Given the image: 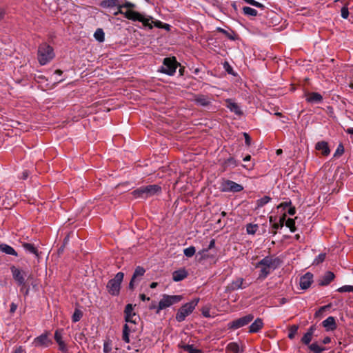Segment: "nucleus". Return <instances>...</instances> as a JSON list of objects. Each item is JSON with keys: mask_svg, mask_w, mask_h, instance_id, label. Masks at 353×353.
Returning a JSON list of instances; mask_svg holds the SVG:
<instances>
[{"mask_svg": "<svg viewBox=\"0 0 353 353\" xmlns=\"http://www.w3.org/2000/svg\"><path fill=\"white\" fill-rule=\"evenodd\" d=\"M99 6L103 8H117V10L113 12L117 16L119 14H123L125 17V12H130L131 9H134L135 4L126 0H103Z\"/></svg>", "mask_w": 353, "mask_h": 353, "instance_id": "nucleus-1", "label": "nucleus"}, {"mask_svg": "<svg viewBox=\"0 0 353 353\" xmlns=\"http://www.w3.org/2000/svg\"><path fill=\"white\" fill-rule=\"evenodd\" d=\"M161 192V187L157 184H152L141 186L133 190L131 194L135 199H147Z\"/></svg>", "mask_w": 353, "mask_h": 353, "instance_id": "nucleus-2", "label": "nucleus"}, {"mask_svg": "<svg viewBox=\"0 0 353 353\" xmlns=\"http://www.w3.org/2000/svg\"><path fill=\"white\" fill-rule=\"evenodd\" d=\"M54 57V50L47 43H43L38 48L37 59L41 65L49 63Z\"/></svg>", "mask_w": 353, "mask_h": 353, "instance_id": "nucleus-3", "label": "nucleus"}, {"mask_svg": "<svg viewBox=\"0 0 353 353\" xmlns=\"http://www.w3.org/2000/svg\"><path fill=\"white\" fill-rule=\"evenodd\" d=\"M125 18L132 21H139L143 26L149 30L153 28L152 21L153 18L151 16H145L141 13L131 9L130 12H125Z\"/></svg>", "mask_w": 353, "mask_h": 353, "instance_id": "nucleus-4", "label": "nucleus"}, {"mask_svg": "<svg viewBox=\"0 0 353 353\" xmlns=\"http://www.w3.org/2000/svg\"><path fill=\"white\" fill-rule=\"evenodd\" d=\"M124 278V274L119 272L114 278L108 281L106 285L108 292L112 296H117L120 294L121 283Z\"/></svg>", "mask_w": 353, "mask_h": 353, "instance_id": "nucleus-5", "label": "nucleus"}, {"mask_svg": "<svg viewBox=\"0 0 353 353\" xmlns=\"http://www.w3.org/2000/svg\"><path fill=\"white\" fill-rule=\"evenodd\" d=\"M199 301V299L197 298L182 305L176 314V320L178 322L183 321L194 311Z\"/></svg>", "mask_w": 353, "mask_h": 353, "instance_id": "nucleus-6", "label": "nucleus"}, {"mask_svg": "<svg viewBox=\"0 0 353 353\" xmlns=\"http://www.w3.org/2000/svg\"><path fill=\"white\" fill-rule=\"evenodd\" d=\"M179 65V63L177 62L176 57H166L163 59V65L159 70V72L172 76L176 72Z\"/></svg>", "mask_w": 353, "mask_h": 353, "instance_id": "nucleus-7", "label": "nucleus"}, {"mask_svg": "<svg viewBox=\"0 0 353 353\" xmlns=\"http://www.w3.org/2000/svg\"><path fill=\"white\" fill-rule=\"evenodd\" d=\"M182 299L181 295H168L163 294L161 299L160 300L156 314H159L160 311L165 309L174 303H179Z\"/></svg>", "mask_w": 353, "mask_h": 353, "instance_id": "nucleus-8", "label": "nucleus"}, {"mask_svg": "<svg viewBox=\"0 0 353 353\" xmlns=\"http://www.w3.org/2000/svg\"><path fill=\"white\" fill-rule=\"evenodd\" d=\"M50 333L48 331H45L41 335L34 339L32 345L35 347L47 348L52 344V341L50 338Z\"/></svg>", "mask_w": 353, "mask_h": 353, "instance_id": "nucleus-9", "label": "nucleus"}, {"mask_svg": "<svg viewBox=\"0 0 353 353\" xmlns=\"http://www.w3.org/2000/svg\"><path fill=\"white\" fill-rule=\"evenodd\" d=\"M254 319V315L252 314H249L243 317L235 319L232 321H230L228 324V329L231 330H237L240 327L245 326L248 325L252 320Z\"/></svg>", "mask_w": 353, "mask_h": 353, "instance_id": "nucleus-10", "label": "nucleus"}, {"mask_svg": "<svg viewBox=\"0 0 353 353\" xmlns=\"http://www.w3.org/2000/svg\"><path fill=\"white\" fill-rule=\"evenodd\" d=\"M243 190V185L231 180H223L221 185V190L224 192H239Z\"/></svg>", "mask_w": 353, "mask_h": 353, "instance_id": "nucleus-11", "label": "nucleus"}, {"mask_svg": "<svg viewBox=\"0 0 353 353\" xmlns=\"http://www.w3.org/2000/svg\"><path fill=\"white\" fill-rule=\"evenodd\" d=\"M281 263V261L279 258L276 257L273 259L272 256H268L259 261L256 265V268H258L262 266L276 269Z\"/></svg>", "mask_w": 353, "mask_h": 353, "instance_id": "nucleus-12", "label": "nucleus"}, {"mask_svg": "<svg viewBox=\"0 0 353 353\" xmlns=\"http://www.w3.org/2000/svg\"><path fill=\"white\" fill-rule=\"evenodd\" d=\"M10 270L14 279L16 281L18 285L21 286V291H23V288L26 287V274L15 266H12Z\"/></svg>", "mask_w": 353, "mask_h": 353, "instance_id": "nucleus-13", "label": "nucleus"}, {"mask_svg": "<svg viewBox=\"0 0 353 353\" xmlns=\"http://www.w3.org/2000/svg\"><path fill=\"white\" fill-rule=\"evenodd\" d=\"M63 329H57L54 332V339L59 345V350L63 353H66L68 351V346L63 341Z\"/></svg>", "mask_w": 353, "mask_h": 353, "instance_id": "nucleus-14", "label": "nucleus"}, {"mask_svg": "<svg viewBox=\"0 0 353 353\" xmlns=\"http://www.w3.org/2000/svg\"><path fill=\"white\" fill-rule=\"evenodd\" d=\"M133 310L134 308L132 304L129 303L125 305L124 310L125 321L127 323L136 324V319H134L136 316V314L133 312Z\"/></svg>", "mask_w": 353, "mask_h": 353, "instance_id": "nucleus-15", "label": "nucleus"}, {"mask_svg": "<svg viewBox=\"0 0 353 353\" xmlns=\"http://www.w3.org/2000/svg\"><path fill=\"white\" fill-rule=\"evenodd\" d=\"M313 282V274L310 272L305 273L300 279V287L303 290L309 288Z\"/></svg>", "mask_w": 353, "mask_h": 353, "instance_id": "nucleus-16", "label": "nucleus"}, {"mask_svg": "<svg viewBox=\"0 0 353 353\" xmlns=\"http://www.w3.org/2000/svg\"><path fill=\"white\" fill-rule=\"evenodd\" d=\"M243 281L244 280L243 278H239L236 280L232 281L228 286V290L234 291L239 289L245 288L248 285H244Z\"/></svg>", "mask_w": 353, "mask_h": 353, "instance_id": "nucleus-17", "label": "nucleus"}, {"mask_svg": "<svg viewBox=\"0 0 353 353\" xmlns=\"http://www.w3.org/2000/svg\"><path fill=\"white\" fill-rule=\"evenodd\" d=\"M334 277L335 275L332 272L327 271L319 279V285L321 286L327 285L334 280Z\"/></svg>", "mask_w": 353, "mask_h": 353, "instance_id": "nucleus-18", "label": "nucleus"}, {"mask_svg": "<svg viewBox=\"0 0 353 353\" xmlns=\"http://www.w3.org/2000/svg\"><path fill=\"white\" fill-rule=\"evenodd\" d=\"M264 326V323L263 319L261 318H257L255 321L250 325L249 327V333H257L259 332Z\"/></svg>", "mask_w": 353, "mask_h": 353, "instance_id": "nucleus-19", "label": "nucleus"}, {"mask_svg": "<svg viewBox=\"0 0 353 353\" xmlns=\"http://www.w3.org/2000/svg\"><path fill=\"white\" fill-rule=\"evenodd\" d=\"M227 103L226 107L232 112L236 114V115L241 116L243 114V112L241 110L239 105L234 102L231 99H228L225 100Z\"/></svg>", "mask_w": 353, "mask_h": 353, "instance_id": "nucleus-20", "label": "nucleus"}, {"mask_svg": "<svg viewBox=\"0 0 353 353\" xmlns=\"http://www.w3.org/2000/svg\"><path fill=\"white\" fill-rule=\"evenodd\" d=\"M322 325L326 331H333L336 328V323L334 317L329 316L322 322Z\"/></svg>", "mask_w": 353, "mask_h": 353, "instance_id": "nucleus-21", "label": "nucleus"}, {"mask_svg": "<svg viewBox=\"0 0 353 353\" xmlns=\"http://www.w3.org/2000/svg\"><path fill=\"white\" fill-rule=\"evenodd\" d=\"M315 149L316 150L321 151V154L323 156L329 155L330 152V150L328 146L327 142L325 141H319L316 143Z\"/></svg>", "mask_w": 353, "mask_h": 353, "instance_id": "nucleus-22", "label": "nucleus"}, {"mask_svg": "<svg viewBox=\"0 0 353 353\" xmlns=\"http://www.w3.org/2000/svg\"><path fill=\"white\" fill-rule=\"evenodd\" d=\"M306 101L312 103H319L323 101V97L319 92H310L307 94Z\"/></svg>", "mask_w": 353, "mask_h": 353, "instance_id": "nucleus-23", "label": "nucleus"}, {"mask_svg": "<svg viewBox=\"0 0 353 353\" xmlns=\"http://www.w3.org/2000/svg\"><path fill=\"white\" fill-rule=\"evenodd\" d=\"M188 274L185 269L175 270L172 273V279L174 281H181L188 276Z\"/></svg>", "mask_w": 353, "mask_h": 353, "instance_id": "nucleus-24", "label": "nucleus"}, {"mask_svg": "<svg viewBox=\"0 0 353 353\" xmlns=\"http://www.w3.org/2000/svg\"><path fill=\"white\" fill-rule=\"evenodd\" d=\"M0 251L8 255H12L15 256H18V254L12 246L6 243L0 244Z\"/></svg>", "mask_w": 353, "mask_h": 353, "instance_id": "nucleus-25", "label": "nucleus"}, {"mask_svg": "<svg viewBox=\"0 0 353 353\" xmlns=\"http://www.w3.org/2000/svg\"><path fill=\"white\" fill-rule=\"evenodd\" d=\"M240 165L239 161L236 160L234 157H230L229 158L226 159L223 162V167L225 169L228 168H234L237 167Z\"/></svg>", "mask_w": 353, "mask_h": 353, "instance_id": "nucleus-26", "label": "nucleus"}, {"mask_svg": "<svg viewBox=\"0 0 353 353\" xmlns=\"http://www.w3.org/2000/svg\"><path fill=\"white\" fill-rule=\"evenodd\" d=\"M315 330V328L313 326H311L307 332L303 335L301 339V341L305 345H309L310 341H312L313 333Z\"/></svg>", "mask_w": 353, "mask_h": 353, "instance_id": "nucleus-27", "label": "nucleus"}, {"mask_svg": "<svg viewBox=\"0 0 353 353\" xmlns=\"http://www.w3.org/2000/svg\"><path fill=\"white\" fill-rule=\"evenodd\" d=\"M286 219V214L284 213L279 219V222L274 223L272 225V229L274 230L272 233L273 235L276 234V230L279 228H282L285 224Z\"/></svg>", "mask_w": 353, "mask_h": 353, "instance_id": "nucleus-28", "label": "nucleus"}, {"mask_svg": "<svg viewBox=\"0 0 353 353\" xmlns=\"http://www.w3.org/2000/svg\"><path fill=\"white\" fill-rule=\"evenodd\" d=\"M179 347L188 353H202L201 350L194 348L193 345L180 343L179 344Z\"/></svg>", "mask_w": 353, "mask_h": 353, "instance_id": "nucleus-29", "label": "nucleus"}, {"mask_svg": "<svg viewBox=\"0 0 353 353\" xmlns=\"http://www.w3.org/2000/svg\"><path fill=\"white\" fill-rule=\"evenodd\" d=\"M22 246L26 251L39 256V251L33 244L24 242L22 243Z\"/></svg>", "mask_w": 353, "mask_h": 353, "instance_id": "nucleus-30", "label": "nucleus"}, {"mask_svg": "<svg viewBox=\"0 0 353 353\" xmlns=\"http://www.w3.org/2000/svg\"><path fill=\"white\" fill-rule=\"evenodd\" d=\"M239 345L236 342H231L228 343L225 347L226 353H239Z\"/></svg>", "mask_w": 353, "mask_h": 353, "instance_id": "nucleus-31", "label": "nucleus"}, {"mask_svg": "<svg viewBox=\"0 0 353 353\" xmlns=\"http://www.w3.org/2000/svg\"><path fill=\"white\" fill-rule=\"evenodd\" d=\"M130 332H131V329L130 328L129 325L127 323H125L123 327L122 339L123 341H125L127 343H130Z\"/></svg>", "mask_w": 353, "mask_h": 353, "instance_id": "nucleus-32", "label": "nucleus"}, {"mask_svg": "<svg viewBox=\"0 0 353 353\" xmlns=\"http://www.w3.org/2000/svg\"><path fill=\"white\" fill-rule=\"evenodd\" d=\"M272 200V198L269 196H264L263 197L256 200V209L261 208L269 203Z\"/></svg>", "mask_w": 353, "mask_h": 353, "instance_id": "nucleus-33", "label": "nucleus"}, {"mask_svg": "<svg viewBox=\"0 0 353 353\" xmlns=\"http://www.w3.org/2000/svg\"><path fill=\"white\" fill-rule=\"evenodd\" d=\"M242 10L243 14L245 16L256 17L258 15V12L256 10L248 6H244L242 8Z\"/></svg>", "mask_w": 353, "mask_h": 353, "instance_id": "nucleus-34", "label": "nucleus"}, {"mask_svg": "<svg viewBox=\"0 0 353 353\" xmlns=\"http://www.w3.org/2000/svg\"><path fill=\"white\" fill-rule=\"evenodd\" d=\"M195 101L202 106H207L210 104L209 99L204 95H199L195 98Z\"/></svg>", "mask_w": 353, "mask_h": 353, "instance_id": "nucleus-35", "label": "nucleus"}, {"mask_svg": "<svg viewBox=\"0 0 353 353\" xmlns=\"http://www.w3.org/2000/svg\"><path fill=\"white\" fill-rule=\"evenodd\" d=\"M94 37L97 41H98L99 42H103L105 40V34H104L103 29H101V28L97 29V30L95 31V32L94 34Z\"/></svg>", "mask_w": 353, "mask_h": 353, "instance_id": "nucleus-36", "label": "nucleus"}, {"mask_svg": "<svg viewBox=\"0 0 353 353\" xmlns=\"http://www.w3.org/2000/svg\"><path fill=\"white\" fill-rule=\"evenodd\" d=\"M285 225L288 227L292 232H294L296 230L295 226V221L293 219L289 218L285 219Z\"/></svg>", "mask_w": 353, "mask_h": 353, "instance_id": "nucleus-37", "label": "nucleus"}, {"mask_svg": "<svg viewBox=\"0 0 353 353\" xmlns=\"http://www.w3.org/2000/svg\"><path fill=\"white\" fill-rule=\"evenodd\" d=\"M208 251H209L208 249H206V248H204V249L200 250L197 253V256H200L199 261H202V260L212 257L213 256L212 255L210 256V254H208Z\"/></svg>", "mask_w": 353, "mask_h": 353, "instance_id": "nucleus-38", "label": "nucleus"}, {"mask_svg": "<svg viewBox=\"0 0 353 353\" xmlns=\"http://www.w3.org/2000/svg\"><path fill=\"white\" fill-rule=\"evenodd\" d=\"M145 272V270L143 267L137 266L135 268L134 272L133 275H132V277L133 279H136L137 277L143 276Z\"/></svg>", "mask_w": 353, "mask_h": 353, "instance_id": "nucleus-39", "label": "nucleus"}, {"mask_svg": "<svg viewBox=\"0 0 353 353\" xmlns=\"http://www.w3.org/2000/svg\"><path fill=\"white\" fill-rule=\"evenodd\" d=\"M83 316V312L79 309H76L72 316V321L77 323L81 320Z\"/></svg>", "mask_w": 353, "mask_h": 353, "instance_id": "nucleus-40", "label": "nucleus"}, {"mask_svg": "<svg viewBox=\"0 0 353 353\" xmlns=\"http://www.w3.org/2000/svg\"><path fill=\"white\" fill-rule=\"evenodd\" d=\"M309 348L314 353H321V352L325 350V347L319 346L316 343H312L309 346Z\"/></svg>", "mask_w": 353, "mask_h": 353, "instance_id": "nucleus-41", "label": "nucleus"}, {"mask_svg": "<svg viewBox=\"0 0 353 353\" xmlns=\"http://www.w3.org/2000/svg\"><path fill=\"white\" fill-rule=\"evenodd\" d=\"M258 229L256 224L249 223L246 225V232L249 234H254Z\"/></svg>", "mask_w": 353, "mask_h": 353, "instance_id": "nucleus-42", "label": "nucleus"}, {"mask_svg": "<svg viewBox=\"0 0 353 353\" xmlns=\"http://www.w3.org/2000/svg\"><path fill=\"white\" fill-rule=\"evenodd\" d=\"M183 253L185 256L187 257H192L196 253V248L194 246H190L183 250Z\"/></svg>", "mask_w": 353, "mask_h": 353, "instance_id": "nucleus-43", "label": "nucleus"}, {"mask_svg": "<svg viewBox=\"0 0 353 353\" xmlns=\"http://www.w3.org/2000/svg\"><path fill=\"white\" fill-rule=\"evenodd\" d=\"M270 268H268L267 267H262L260 270L259 279H264L270 274Z\"/></svg>", "mask_w": 353, "mask_h": 353, "instance_id": "nucleus-44", "label": "nucleus"}, {"mask_svg": "<svg viewBox=\"0 0 353 353\" xmlns=\"http://www.w3.org/2000/svg\"><path fill=\"white\" fill-rule=\"evenodd\" d=\"M246 3H248L252 6L256 7L258 8H261L263 10L265 8V6L255 0H243Z\"/></svg>", "mask_w": 353, "mask_h": 353, "instance_id": "nucleus-45", "label": "nucleus"}, {"mask_svg": "<svg viewBox=\"0 0 353 353\" xmlns=\"http://www.w3.org/2000/svg\"><path fill=\"white\" fill-rule=\"evenodd\" d=\"M326 254L325 253L319 254L314 260L313 265H319L323 263L325 259Z\"/></svg>", "mask_w": 353, "mask_h": 353, "instance_id": "nucleus-46", "label": "nucleus"}, {"mask_svg": "<svg viewBox=\"0 0 353 353\" xmlns=\"http://www.w3.org/2000/svg\"><path fill=\"white\" fill-rule=\"evenodd\" d=\"M298 329H299V327H298V325H293L290 327L288 337L290 339H292L294 338V336L298 331Z\"/></svg>", "mask_w": 353, "mask_h": 353, "instance_id": "nucleus-47", "label": "nucleus"}, {"mask_svg": "<svg viewBox=\"0 0 353 353\" xmlns=\"http://www.w3.org/2000/svg\"><path fill=\"white\" fill-rule=\"evenodd\" d=\"M223 68L228 74H232L233 76H236V73L234 72L232 67L230 65L228 62H224Z\"/></svg>", "mask_w": 353, "mask_h": 353, "instance_id": "nucleus-48", "label": "nucleus"}, {"mask_svg": "<svg viewBox=\"0 0 353 353\" xmlns=\"http://www.w3.org/2000/svg\"><path fill=\"white\" fill-rule=\"evenodd\" d=\"M339 292H353L352 285H343L337 290Z\"/></svg>", "mask_w": 353, "mask_h": 353, "instance_id": "nucleus-49", "label": "nucleus"}, {"mask_svg": "<svg viewBox=\"0 0 353 353\" xmlns=\"http://www.w3.org/2000/svg\"><path fill=\"white\" fill-rule=\"evenodd\" d=\"M343 153H344V147H343V144H342V143H340V144L338 145V147H337V148H336V151H335V152H334V157H340V156H341Z\"/></svg>", "mask_w": 353, "mask_h": 353, "instance_id": "nucleus-50", "label": "nucleus"}, {"mask_svg": "<svg viewBox=\"0 0 353 353\" xmlns=\"http://www.w3.org/2000/svg\"><path fill=\"white\" fill-rule=\"evenodd\" d=\"M216 30H217V32H221V33L223 34L224 35H225L228 39H230L231 40L234 39V37H232L227 30H224L223 28H217Z\"/></svg>", "mask_w": 353, "mask_h": 353, "instance_id": "nucleus-51", "label": "nucleus"}, {"mask_svg": "<svg viewBox=\"0 0 353 353\" xmlns=\"http://www.w3.org/2000/svg\"><path fill=\"white\" fill-rule=\"evenodd\" d=\"M112 350L111 343L105 341L103 344V352L105 353H110Z\"/></svg>", "mask_w": 353, "mask_h": 353, "instance_id": "nucleus-52", "label": "nucleus"}, {"mask_svg": "<svg viewBox=\"0 0 353 353\" xmlns=\"http://www.w3.org/2000/svg\"><path fill=\"white\" fill-rule=\"evenodd\" d=\"M348 16H349V11H348L347 8L343 7L341 9V17L343 19H347Z\"/></svg>", "mask_w": 353, "mask_h": 353, "instance_id": "nucleus-53", "label": "nucleus"}, {"mask_svg": "<svg viewBox=\"0 0 353 353\" xmlns=\"http://www.w3.org/2000/svg\"><path fill=\"white\" fill-rule=\"evenodd\" d=\"M243 136L245 137V143L247 146H250L251 145V137L247 132L243 133Z\"/></svg>", "mask_w": 353, "mask_h": 353, "instance_id": "nucleus-54", "label": "nucleus"}, {"mask_svg": "<svg viewBox=\"0 0 353 353\" xmlns=\"http://www.w3.org/2000/svg\"><path fill=\"white\" fill-rule=\"evenodd\" d=\"M292 204V202L290 201H285V202H283L281 203H280L279 205H278V208H283V209H285L286 208L290 206Z\"/></svg>", "mask_w": 353, "mask_h": 353, "instance_id": "nucleus-55", "label": "nucleus"}, {"mask_svg": "<svg viewBox=\"0 0 353 353\" xmlns=\"http://www.w3.org/2000/svg\"><path fill=\"white\" fill-rule=\"evenodd\" d=\"M241 165H242L243 168H244L245 169H246L248 170H252L254 169V163L252 162V163H250L248 164H242Z\"/></svg>", "mask_w": 353, "mask_h": 353, "instance_id": "nucleus-56", "label": "nucleus"}, {"mask_svg": "<svg viewBox=\"0 0 353 353\" xmlns=\"http://www.w3.org/2000/svg\"><path fill=\"white\" fill-rule=\"evenodd\" d=\"M152 23L153 24V26H155L158 28H162L163 23L161 21L156 20V21H152Z\"/></svg>", "mask_w": 353, "mask_h": 353, "instance_id": "nucleus-57", "label": "nucleus"}, {"mask_svg": "<svg viewBox=\"0 0 353 353\" xmlns=\"http://www.w3.org/2000/svg\"><path fill=\"white\" fill-rule=\"evenodd\" d=\"M24 352V349L22 346L15 347L12 353H22Z\"/></svg>", "mask_w": 353, "mask_h": 353, "instance_id": "nucleus-58", "label": "nucleus"}, {"mask_svg": "<svg viewBox=\"0 0 353 353\" xmlns=\"http://www.w3.org/2000/svg\"><path fill=\"white\" fill-rule=\"evenodd\" d=\"M215 246V240L214 239H212L210 241V243L208 246V248L206 249H208V250L214 248Z\"/></svg>", "mask_w": 353, "mask_h": 353, "instance_id": "nucleus-59", "label": "nucleus"}, {"mask_svg": "<svg viewBox=\"0 0 353 353\" xmlns=\"http://www.w3.org/2000/svg\"><path fill=\"white\" fill-rule=\"evenodd\" d=\"M6 16V10L3 8H0V21L4 19Z\"/></svg>", "mask_w": 353, "mask_h": 353, "instance_id": "nucleus-60", "label": "nucleus"}, {"mask_svg": "<svg viewBox=\"0 0 353 353\" xmlns=\"http://www.w3.org/2000/svg\"><path fill=\"white\" fill-rule=\"evenodd\" d=\"M17 308V305L15 303H12L10 305V312L14 313L16 311Z\"/></svg>", "mask_w": 353, "mask_h": 353, "instance_id": "nucleus-61", "label": "nucleus"}, {"mask_svg": "<svg viewBox=\"0 0 353 353\" xmlns=\"http://www.w3.org/2000/svg\"><path fill=\"white\" fill-rule=\"evenodd\" d=\"M288 213L290 215H291V216L294 215V214L296 213V209H295V208H294V207H291V208H289V210H288Z\"/></svg>", "mask_w": 353, "mask_h": 353, "instance_id": "nucleus-62", "label": "nucleus"}, {"mask_svg": "<svg viewBox=\"0 0 353 353\" xmlns=\"http://www.w3.org/2000/svg\"><path fill=\"white\" fill-rule=\"evenodd\" d=\"M157 307H158V305L156 304V303L154 301H153L151 305L149 306V309L150 310H156V311L157 310Z\"/></svg>", "mask_w": 353, "mask_h": 353, "instance_id": "nucleus-63", "label": "nucleus"}, {"mask_svg": "<svg viewBox=\"0 0 353 353\" xmlns=\"http://www.w3.org/2000/svg\"><path fill=\"white\" fill-rule=\"evenodd\" d=\"M330 341H331V339H330V337H329V336H326V337H325V338L323 339L322 343H323V344H328V343H330Z\"/></svg>", "mask_w": 353, "mask_h": 353, "instance_id": "nucleus-64", "label": "nucleus"}]
</instances>
